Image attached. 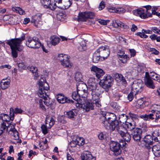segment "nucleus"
I'll list each match as a JSON object with an SVG mask.
<instances>
[{"label": "nucleus", "instance_id": "c85d7f7f", "mask_svg": "<svg viewBox=\"0 0 160 160\" xmlns=\"http://www.w3.org/2000/svg\"><path fill=\"white\" fill-rule=\"evenodd\" d=\"M86 14L85 12L79 13L78 17L76 18L75 20L78 21H85L87 19Z\"/></svg>", "mask_w": 160, "mask_h": 160}, {"label": "nucleus", "instance_id": "cd10ccee", "mask_svg": "<svg viewBox=\"0 0 160 160\" xmlns=\"http://www.w3.org/2000/svg\"><path fill=\"white\" fill-rule=\"evenodd\" d=\"M93 104L96 105L94 103V101H93V104L92 103L88 101H86L85 103L84 104V105L83 104L84 107V109L86 111H88L90 110H92L93 108Z\"/></svg>", "mask_w": 160, "mask_h": 160}, {"label": "nucleus", "instance_id": "f3484780", "mask_svg": "<svg viewBox=\"0 0 160 160\" xmlns=\"http://www.w3.org/2000/svg\"><path fill=\"white\" fill-rule=\"evenodd\" d=\"M42 14L37 13L32 17L31 20V22L33 23L34 25L37 27H38V24H40L41 20Z\"/></svg>", "mask_w": 160, "mask_h": 160}, {"label": "nucleus", "instance_id": "6e6d98bb", "mask_svg": "<svg viewBox=\"0 0 160 160\" xmlns=\"http://www.w3.org/2000/svg\"><path fill=\"white\" fill-rule=\"evenodd\" d=\"M48 120H49V126L48 127L49 128H50L54 124V119L52 118H49L46 121V124H48Z\"/></svg>", "mask_w": 160, "mask_h": 160}, {"label": "nucleus", "instance_id": "a19ab883", "mask_svg": "<svg viewBox=\"0 0 160 160\" xmlns=\"http://www.w3.org/2000/svg\"><path fill=\"white\" fill-rule=\"evenodd\" d=\"M151 112L153 113L160 112V105H153L151 107Z\"/></svg>", "mask_w": 160, "mask_h": 160}, {"label": "nucleus", "instance_id": "b1692460", "mask_svg": "<svg viewBox=\"0 0 160 160\" xmlns=\"http://www.w3.org/2000/svg\"><path fill=\"white\" fill-rule=\"evenodd\" d=\"M152 151L154 155L156 157L160 156V143L151 146Z\"/></svg>", "mask_w": 160, "mask_h": 160}, {"label": "nucleus", "instance_id": "aec40b11", "mask_svg": "<svg viewBox=\"0 0 160 160\" xmlns=\"http://www.w3.org/2000/svg\"><path fill=\"white\" fill-rule=\"evenodd\" d=\"M108 10L110 12L112 13H116L121 14L125 12V9L122 7H110L108 8Z\"/></svg>", "mask_w": 160, "mask_h": 160}, {"label": "nucleus", "instance_id": "2f4dec72", "mask_svg": "<svg viewBox=\"0 0 160 160\" xmlns=\"http://www.w3.org/2000/svg\"><path fill=\"white\" fill-rule=\"evenodd\" d=\"M60 38L55 36H52L50 38V43L53 46L58 44L60 41Z\"/></svg>", "mask_w": 160, "mask_h": 160}, {"label": "nucleus", "instance_id": "ea45409f", "mask_svg": "<svg viewBox=\"0 0 160 160\" xmlns=\"http://www.w3.org/2000/svg\"><path fill=\"white\" fill-rule=\"evenodd\" d=\"M100 58L102 60V58L101 57V56L99 53L98 52H96V51L94 52L93 56V62L94 63H97L98 62V61L100 59Z\"/></svg>", "mask_w": 160, "mask_h": 160}, {"label": "nucleus", "instance_id": "ddd939ff", "mask_svg": "<svg viewBox=\"0 0 160 160\" xmlns=\"http://www.w3.org/2000/svg\"><path fill=\"white\" fill-rule=\"evenodd\" d=\"M110 149L113 152V154L116 156L119 155L121 152L120 145L119 142H112L110 144Z\"/></svg>", "mask_w": 160, "mask_h": 160}, {"label": "nucleus", "instance_id": "49530a36", "mask_svg": "<svg viewBox=\"0 0 160 160\" xmlns=\"http://www.w3.org/2000/svg\"><path fill=\"white\" fill-rule=\"evenodd\" d=\"M82 91V92L78 91L80 98H86L88 94V90H85V91L84 90Z\"/></svg>", "mask_w": 160, "mask_h": 160}, {"label": "nucleus", "instance_id": "680f3d73", "mask_svg": "<svg viewBox=\"0 0 160 160\" xmlns=\"http://www.w3.org/2000/svg\"><path fill=\"white\" fill-rule=\"evenodd\" d=\"M38 101L40 108L42 110H45L46 108L44 105H43L42 100V99H39Z\"/></svg>", "mask_w": 160, "mask_h": 160}, {"label": "nucleus", "instance_id": "bb28decb", "mask_svg": "<svg viewBox=\"0 0 160 160\" xmlns=\"http://www.w3.org/2000/svg\"><path fill=\"white\" fill-rule=\"evenodd\" d=\"M77 88L78 91L81 92L82 90L85 91V90H88V89L87 86L82 81L79 82L77 84Z\"/></svg>", "mask_w": 160, "mask_h": 160}, {"label": "nucleus", "instance_id": "a211bd4d", "mask_svg": "<svg viewBox=\"0 0 160 160\" xmlns=\"http://www.w3.org/2000/svg\"><path fill=\"white\" fill-rule=\"evenodd\" d=\"M112 25L115 28L120 27L126 29L129 28L128 25L118 20L113 21Z\"/></svg>", "mask_w": 160, "mask_h": 160}, {"label": "nucleus", "instance_id": "423d86ee", "mask_svg": "<svg viewBox=\"0 0 160 160\" xmlns=\"http://www.w3.org/2000/svg\"><path fill=\"white\" fill-rule=\"evenodd\" d=\"M100 120L102 125L104 126L105 125L104 123H107L106 121L111 123V122H112L116 120V116L113 113L103 112L100 117Z\"/></svg>", "mask_w": 160, "mask_h": 160}, {"label": "nucleus", "instance_id": "72a5a7b5", "mask_svg": "<svg viewBox=\"0 0 160 160\" xmlns=\"http://www.w3.org/2000/svg\"><path fill=\"white\" fill-rule=\"evenodd\" d=\"M72 0H64V2H63L62 4L63 6H58L59 8L62 9H67L71 5L72 3Z\"/></svg>", "mask_w": 160, "mask_h": 160}, {"label": "nucleus", "instance_id": "412c9836", "mask_svg": "<svg viewBox=\"0 0 160 160\" xmlns=\"http://www.w3.org/2000/svg\"><path fill=\"white\" fill-rule=\"evenodd\" d=\"M124 130H122L118 133L123 138L125 141L129 142L130 141L131 137L130 134L128 132L126 128L124 127Z\"/></svg>", "mask_w": 160, "mask_h": 160}, {"label": "nucleus", "instance_id": "f257e3e1", "mask_svg": "<svg viewBox=\"0 0 160 160\" xmlns=\"http://www.w3.org/2000/svg\"><path fill=\"white\" fill-rule=\"evenodd\" d=\"M95 80L93 78H90L88 81V88L90 91L91 92L92 99L96 106L100 107L101 106L100 98L102 93L101 89L97 86Z\"/></svg>", "mask_w": 160, "mask_h": 160}, {"label": "nucleus", "instance_id": "9d476101", "mask_svg": "<svg viewBox=\"0 0 160 160\" xmlns=\"http://www.w3.org/2000/svg\"><path fill=\"white\" fill-rule=\"evenodd\" d=\"M96 52L99 53L101 57L103 60L106 59L110 53L109 48L107 46H102L99 47L96 50Z\"/></svg>", "mask_w": 160, "mask_h": 160}, {"label": "nucleus", "instance_id": "e433bc0d", "mask_svg": "<svg viewBox=\"0 0 160 160\" xmlns=\"http://www.w3.org/2000/svg\"><path fill=\"white\" fill-rule=\"evenodd\" d=\"M122 54L119 55L118 58H119V60L122 62L125 63L129 59V57H128L123 52H122Z\"/></svg>", "mask_w": 160, "mask_h": 160}, {"label": "nucleus", "instance_id": "864d4df0", "mask_svg": "<svg viewBox=\"0 0 160 160\" xmlns=\"http://www.w3.org/2000/svg\"><path fill=\"white\" fill-rule=\"evenodd\" d=\"M87 18H88L92 19L93 18L95 15L94 13L92 12H85Z\"/></svg>", "mask_w": 160, "mask_h": 160}, {"label": "nucleus", "instance_id": "39448f33", "mask_svg": "<svg viewBox=\"0 0 160 160\" xmlns=\"http://www.w3.org/2000/svg\"><path fill=\"white\" fill-rule=\"evenodd\" d=\"M24 39L25 37L23 36L19 38L12 39L10 40H8L6 43L10 46L11 49H15L18 51H20L22 50L21 44Z\"/></svg>", "mask_w": 160, "mask_h": 160}, {"label": "nucleus", "instance_id": "de8ad7c7", "mask_svg": "<svg viewBox=\"0 0 160 160\" xmlns=\"http://www.w3.org/2000/svg\"><path fill=\"white\" fill-rule=\"evenodd\" d=\"M86 49V45L84 42H82L78 46V49L80 51H85Z\"/></svg>", "mask_w": 160, "mask_h": 160}, {"label": "nucleus", "instance_id": "4d7b16f0", "mask_svg": "<svg viewBox=\"0 0 160 160\" xmlns=\"http://www.w3.org/2000/svg\"><path fill=\"white\" fill-rule=\"evenodd\" d=\"M151 31L154 33L160 35V29L157 27H153L151 28Z\"/></svg>", "mask_w": 160, "mask_h": 160}, {"label": "nucleus", "instance_id": "20e7f679", "mask_svg": "<svg viewBox=\"0 0 160 160\" xmlns=\"http://www.w3.org/2000/svg\"><path fill=\"white\" fill-rule=\"evenodd\" d=\"M107 123H104V127L107 130L111 131H116L119 133L120 132H122V130H124V127L122 125H119V122L116 120L113 122L109 123L106 121Z\"/></svg>", "mask_w": 160, "mask_h": 160}, {"label": "nucleus", "instance_id": "4468645a", "mask_svg": "<svg viewBox=\"0 0 160 160\" xmlns=\"http://www.w3.org/2000/svg\"><path fill=\"white\" fill-rule=\"evenodd\" d=\"M144 142L145 143V147L149 150L151 149V146L153 143V138L149 135H146L143 139Z\"/></svg>", "mask_w": 160, "mask_h": 160}, {"label": "nucleus", "instance_id": "69168bd1", "mask_svg": "<svg viewBox=\"0 0 160 160\" xmlns=\"http://www.w3.org/2000/svg\"><path fill=\"white\" fill-rule=\"evenodd\" d=\"M148 129V128L146 124H144L140 129L141 130V133H142V132H145L147 131Z\"/></svg>", "mask_w": 160, "mask_h": 160}, {"label": "nucleus", "instance_id": "052dcab7", "mask_svg": "<svg viewBox=\"0 0 160 160\" xmlns=\"http://www.w3.org/2000/svg\"><path fill=\"white\" fill-rule=\"evenodd\" d=\"M133 93H135V92H134L132 90V92H130V93L128 94V99L130 101H132L133 99L134 96L133 94Z\"/></svg>", "mask_w": 160, "mask_h": 160}, {"label": "nucleus", "instance_id": "a878e982", "mask_svg": "<svg viewBox=\"0 0 160 160\" xmlns=\"http://www.w3.org/2000/svg\"><path fill=\"white\" fill-rule=\"evenodd\" d=\"M10 116L14 118V114H21L23 112L20 108H16L14 109L11 108L10 109Z\"/></svg>", "mask_w": 160, "mask_h": 160}, {"label": "nucleus", "instance_id": "6ab92c4d", "mask_svg": "<svg viewBox=\"0 0 160 160\" xmlns=\"http://www.w3.org/2000/svg\"><path fill=\"white\" fill-rule=\"evenodd\" d=\"M11 80L10 78L2 79L0 82V88L2 90L8 88L10 86Z\"/></svg>", "mask_w": 160, "mask_h": 160}, {"label": "nucleus", "instance_id": "9b49d317", "mask_svg": "<svg viewBox=\"0 0 160 160\" xmlns=\"http://www.w3.org/2000/svg\"><path fill=\"white\" fill-rule=\"evenodd\" d=\"M143 83L141 80L134 81L132 87V90L135 92V94L141 92L143 89Z\"/></svg>", "mask_w": 160, "mask_h": 160}, {"label": "nucleus", "instance_id": "f704fd0d", "mask_svg": "<svg viewBox=\"0 0 160 160\" xmlns=\"http://www.w3.org/2000/svg\"><path fill=\"white\" fill-rule=\"evenodd\" d=\"M144 82L145 84L148 88L152 89H153L155 88V87L153 81L151 78L145 79Z\"/></svg>", "mask_w": 160, "mask_h": 160}, {"label": "nucleus", "instance_id": "7ed1b4c3", "mask_svg": "<svg viewBox=\"0 0 160 160\" xmlns=\"http://www.w3.org/2000/svg\"><path fill=\"white\" fill-rule=\"evenodd\" d=\"M143 7L145 8L146 9L144 10L142 8H140L134 10L132 11L133 13L135 15L139 16L143 19L152 17L151 13L148 12V10L152 8V7L148 5L144 6Z\"/></svg>", "mask_w": 160, "mask_h": 160}, {"label": "nucleus", "instance_id": "393cba45", "mask_svg": "<svg viewBox=\"0 0 160 160\" xmlns=\"http://www.w3.org/2000/svg\"><path fill=\"white\" fill-rule=\"evenodd\" d=\"M56 99L59 103H63L65 102H70V100L61 94H58L57 95Z\"/></svg>", "mask_w": 160, "mask_h": 160}, {"label": "nucleus", "instance_id": "58836bf2", "mask_svg": "<svg viewBox=\"0 0 160 160\" xmlns=\"http://www.w3.org/2000/svg\"><path fill=\"white\" fill-rule=\"evenodd\" d=\"M10 133L14 137V139L15 140H18L19 138L18 131L14 128L9 130Z\"/></svg>", "mask_w": 160, "mask_h": 160}, {"label": "nucleus", "instance_id": "7c9ffc66", "mask_svg": "<svg viewBox=\"0 0 160 160\" xmlns=\"http://www.w3.org/2000/svg\"><path fill=\"white\" fill-rule=\"evenodd\" d=\"M13 119L14 118L13 117H12L10 115L9 116L8 115L6 114L2 113L0 114V119L7 122H9L10 120H13Z\"/></svg>", "mask_w": 160, "mask_h": 160}, {"label": "nucleus", "instance_id": "338daca9", "mask_svg": "<svg viewBox=\"0 0 160 160\" xmlns=\"http://www.w3.org/2000/svg\"><path fill=\"white\" fill-rule=\"evenodd\" d=\"M105 4L103 1H102L100 3L98 8L99 10H101L103 9L105 7Z\"/></svg>", "mask_w": 160, "mask_h": 160}, {"label": "nucleus", "instance_id": "5fc2aeb1", "mask_svg": "<svg viewBox=\"0 0 160 160\" xmlns=\"http://www.w3.org/2000/svg\"><path fill=\"white\" fill-rule=\"evenodd\" d=\"M58 19L60 21H62L63 19L66 18V16L65 14L62 13H59L57 15Z\"/></svg>", "mask_w": 160, "mask_h": 160}, {"label": "nucleus", "instance_id": "c03bdc74", "mask_svg": "<svg viewBox=\"0 0 160 160\" xmlns=\"http://www.w3.org/2000/svg\"><path fill=\"white\" fill-rule=\"evenodd\" d=\"M12 9L13 11L18 13L21 15H23L24 12V11L19 7H13Z\"/></svg>", "mask_w": 160, "mask_h": 160}, {"label": "nucleus", "instance_id": "f03ea898", "mask_svg": "<svg viewBox=\"0 0 160 160\" xmlns=\"http://www.w3.org/2000/svg\"><path fill=\"white\" fill-rule=\"evenodd\" d=\"M39 89L37 92L38 95L40 98L44 99L47 98L48 96L47 93L49 89L48 83L46 82L45 78L41 77L38 81Z\"/></svg>", "mask_w": 160, "mask_h": 160}, {"label": "nucleus", "instance_id": "1a4fd4ad", "mask_svg": "<svg viewBox=\"0 0 160 160\" xmlns=\"http://www.w3.org/2000/svg\"><path fill=\"white\" fill-rule=\"evenodd\" d=\"M26 44L28 47L33 48H38L41 46L38 38L36 37L28 38L26 41Z\"/></svg>", "mask_w": 160, "mask_h": 160}, {"label": "nucleus", "instance_id": "c756f323", "mask_svg": "<svg viewBox=\"0 0 160 160\" xmlns=\"http://www.w3.org/2000/svg\"><path fill=\"white\" fill-rule=\"evenodd\" d=\"M28 69L33 74L34 76V79L37 80V78L38 77V73L37 72V68L34 66L28 67Z\"/></svg>", "mask_w": 160, "mask_h": 160}, {"label": "nucleus", "instance_id": "c9c22d12", "mask_svg": "<svg viewBox=\"0 0 160 160\" xmlns=\"http://www.w3.org/2000/svg\"><path fill=\"white\" fill-rule=\"evenodd\" d=\"M77 113V110L76 109H72L69 112H67L66 115L69 118H73L76 116Z\"/></svg>", "mask_w": 160, "mask_h": 160}, {"label": "nucleus", "instance_id": "473e14b6", "mask_svg": "<svg viewBox=\"0 0 160 160\" xmlns=\"http://www.w3.org/2000/svg\"><path fill=\"white\" fill-rule=\"evenodd\" d=\"M41 3L44 6L49 8L51 10H54L56 8L51 4V0H41Z\"/></svg>", "mask_w": 160, "mask_h": 160}, {"label": "nucleus", "instance_id": "4c0bfd02", "mask_svg": "<svg viewBox=\"0 0 160 160\" xmlns=\"http://www.w3.org/2000/svg\"><path fill=\"white\" fill-rule=\"evenodd\" d=\"M125 125L129 130L131 131L135 129V124L133 121H132L130 122H126Z\"/></svg>", "mask_w": 160, "mask_h": 160}, {"label": "nucleus", "instance_id": "13d9d810", "mask_svg": "<svg viewBox=\"0 0 160 160\" xmlns=\"http://www.w3.org/2000/svg\"><path fill=\"white\" fill-rule=\"evenodd\" d=\"M154 115H155L156 118H155V122H158V120L160 119V112L153 113Z\"/></svg>", "mask_w": 160, "mask_h": 160}, {"label": "nucleus", "instance_id": "774afa93", "mask_svg": "<svg viewBox=\"0 0 160 160\" xmlns=\"http://www.w3.org/2000/svg\"><path fill=\"white\" fill-rule=\"evenodd\" d=\"M54 1L55 2V4L58 7V6H58L59 4H62L63 2L64 1V0H54Z\"/></svg>", "mask_w": 160, "mask_h": 160}, {"label": "nucleus", "instance_id": "3c124183", "mask_svg": "<svg viewBox=\"0 0 160 160\" xmlns=\"http://www.w3.org/2000/svg\"><path fill=\"white\" fill-rule=\"evenodd\" d=\"M107 137L108 134L105 132H101L98 135L99 139L101 140L105 139Z\"/></svg>", "mask_w": 160, "mask_h": 160}, {"label": "nucleus", "instance_id": "37998d69", "mask_svg": "<svg viewBox=\"0 0 160 160\" xmlns=\"http://www.w3.org/2000/svg\"><path fill=\"white\" fill-rule=\"evenodd\" d=\"M82 76L81 73L79 72H77L75 73V80L79 82H81L82 79Z\"/></svg>", "mask_w": 160, "mask_h": 160}, {"label": "nucleus", "instance_id": "2eb2a0df", "mask_svg": "<svg viewBox=\"0 0 160 160\" xmlns=\"http://www.w3.org/2000/svg\"><path fill=\"white\" fill-rule=\"evenodd\" d=\"M90 69L92 72L95 73L96 76L98 78H99L104 74V72L102 69L98 68L96 66H92L91 68Z\"/></svg>", "mask_w": 160, "mask_h": 160}, {"label": "nucleus", "instance_id": "5701e85b", "mask_svg": "<svg viewBox=\"0 0 160 160\" xmlns=\"http://www.w3.org/2000/svg\"><path fill=\"white\" fill-rule=\"evenodd\" d=\"M115 79L118 82H122V84H125L127 83V81L124 77L121 74L117 73L114 74Z\"/></svg>", "mask_w": 160, "mask_h": 160}, {"label": "nucleus", "instance_id": "603ef678", "mask_svg": "<svg viewBox=\"0 0 160 160\" xmlns=\"http://www.w3.org/2000/svg\"><path fill=\"white\" fill-rule=\"evenodd\" d=\"M143 102L141 99L138 101L136 104V106L137 108H142L144 107L143 105Z\"/></svg>", "mask_w": 160, "mask_h": 160}, {"label": "nucleus", "instance_id": "dca6fc26", "mask_svg": "<svg viewBox=\"0 0 160 160\" xmlns=\"http://www.w3.org/2000/svg\"><path fill=\"white\" fill-rule=\"evenodd\" d=\"M133 139L137 142H139L141 139L142 133L140 128L135 129L132 133Z\"/></svg>", "mask_w": 160, "mask_h": 160}, {"label": "nucleus", "instance_id": "6e6552de", "mask_svg": "<svg viewBox=\"0 0 160 160\" xmlns=\"http://www.w3.org/2000/svg\"><path fill=\"white\" fill-rule=\"evenodd\" d=\"M56 59L59 61L61 64L64 67L71 68L72 67L71 63L69 60L70 57L66 54L60 53L56 57Z\"/></svg>", "mask_w": 160, "mask_h": 160}, {"label": "nucleus", "instance_id": "bf43d9fd", "mask_svg": "<svg viewBox=\"0 0 160 160\" xmlns=\"http://www.w3.org/2000/svg\"><path fill=\"white\" fill-rule=\"evenodd\" d=\"M41 129L42 133L46 134L48 133L47 127L45 125H42L41 126Z\"/></svg>", "mask_w": 160, "mask_h": 160}, {"label": "nucleus", "instance_id": "e2e57ef3", "mask_svg": "<svg viewBox=\"0 0 160 160\" xmlns=\"http://www.w3.org/2000/svg\"><path fill=\"white\" fill-rule=\"evenodd\" d=\"M77 142L76 140H73L70 143L69 145L71 147H75L78 145Z\"/></svg>", "mask_w": 160, "mask_h": 160}, {"label": "nucleus", "instance_id": "0e129e2a", "mask_svg": "<svg viewBox=\"0 0 160 160\" xmlns=\"http://www.w3.org/2000/svg\"><path fill=\"white\" fill-rule=\"evenodd\" d=\"M12 55L13 58H16L18 57V53L16 49L12 48Z\"/></svg>", "mask_w": 160, "mask_h": 160}, {"label": "nucleus", "instance_id": "a18cd8bd", "mask_svg": "<svg viewBox=\"0 0 160 160\" xmlns=\"http://www.w3.org/2000/svg\"><path fill=\"white\" fill-rule=\"evenodd\" d=\"M153 113H151L148 115L145 114L144 116H142V118H143L145 120H149V119H153L154 118L152 117L154 116Z\"/></svg>", "mask_w": 160, "mask_h": 160}, {"label": "nucleus", "instance_id": "f8f14e48", "mask_svg": "<svg viewBox=\"0 0 160 160\" xmlns=\"http://www.w3.org/2000/svg\"><path fill=\"white\" fill-rule=\"evenodd\" d=\"M72 97L75 101H73L72 100H70V102L75 104L77 108H82L83 104L80 102V97L79 95V92L77 90L76 91H75L72 92Z\"/></svg>", "mask_w": 160, "mask_h": 160}, {"label": "nucleus", "instance_id": "8fccbe9b", "mask_svg": "<svg viewBox=\"0 0 160 160\" xmlns=\"http://www.w3.org/2000/svg\"><path fill=\"white\" fill-rule=\"evenodd\" d=\"M78 145L79 146H82L84 143V139L83 138L80 137H77L76 139Z\"/></svg>", "mask_w": 160, "mask_h": 160}, {"label": "nucleus", "instance_id": "0eeeda50", "mask_svg": "<svg viewBox=\"0 0 160 160\" xmlns=\"http://www.w3.org/2000/svg\"><path fill=\"white\" fill-rule=\"evenodd\" d=\"M113 81V79L112 77L109 75H107L104 76L103 79L100 80L99 85L106 91H108L112 86Z\"/></svg>", "mask_w": 160, "mask_h": 160}, {"label": "nucleus", "instance_id": "09e8293b", "mask_svg": "<svg viewBox=\"0 0 160 160\" xmlns=\"http://www.w3.org/2000/svg\"><path fill=\"white\" fill-rule=\"evenodd\" d=\"M158 8L156 6H153L152 9V14L155 15L160 18V13L157 12Z\"/></svg>", "mask_w": 160, "mask_h": 160}, {"label": "nucleus", "instance_id": "4be33fe9", "mask_svg": "<svg viewBox=\"0 0 160 160\" xmlns=\"http://www.w3.org/2000/svg\"><path fill=\"white\" fill-rule=\"evenodd\" d=\"M82 160H95V158L88 151H84L81 156Z\"/></svg>", "mask_w": 160, "mask_h": 160}, {"label": "nucleus", "instance_id": "79ce46f5", "mask_svg": "<svg viewBox=\"0 0 160 160\" xmlns=\"http://www.w3.org/2000/svg\"><path fill=\"white\" fill-rule=\"evenodd\" d=\"M8 126L6 125L5 122H3L0 125V135H1L6 129H7Z\"/></svg>", "mask_w": 160, "mask_h": 160}]
</instances>
